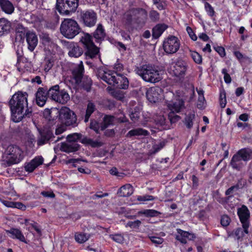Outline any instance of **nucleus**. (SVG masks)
Segmentation results:
<instances>
[{"instance_id":"obj_25","label":"nucleus","mask_w":252,"mask_h":252,"mask_svg":"<svg viewBox=\"0 0 252 252\" xmlns=\"http://www.w3.org/2000/svg\"><path fill=\"white\" fill-rule=\"evenodd\" d=\"M11 28V23L5 18L0 19V36L7 34Z\"/></svg>"},{"instance_id":"obj_16","label":"nucleus","mask_w":252,"mask_h":252,"mask_svg":"<svg viewBox=\"0 0 252 252\" xmlns=\"http://www.w3.org/2000/svg\"><path fill=\"white\" fill-rule=\"evenodd\" d=\"M132 9V14L135 20V23L138 25H143L147 16L146 10L141 8Z\"/></svg>"},{"instance_id":"obj_31","label":"nucleus","mask_w":252,"mask_h":252,"mask_svg":"<svg viewBox=\"0 0 252 252\" xmlns=\"http://www.w3.org/2000/svg\"><path fill=\"white\" fill-rule=\"evenodd\" d=\"M237 153L244 161H247L252 158V150L251 149L244 148L238 151Z\"/></svg>"},{"instance_id":"obj_5","label":"nucleus","mask_w":252,"mask_h":252,"mask_svg":"<svg viewBox=\"0 0 252 252\" xmlns=\"http://www.w3.org/2000/svg\"><path fill=\"white\" fill-rule=\"evenodd\" d=\"M81 28L77 22L72 19H65L62 22L61 27V32L64 37L72 39L81 32Z\"/></svg>"},{"instance_id":"obj_17","label":"nucleus","mask_w":252,"mask_h":252,"mask_svg":"<svg viewBox=\"0 0 252 252\" xmlns=\"http://www.w3.org/2000/svg\"><path fill=\"white\" fill-rule=\"evenodd\" d=\"M25 36L28 45V49L33 51L38 43L37 35L35 32L28 31L26 32Z\"/></svg>"},{"instance_id":"obj_56","label":"nucleus","mask_w":252,"mask_h":252,"mask_svg":"<svg viewBox=\"0 0 252 252\" xmlns=\"http://www.w3.org/2000/svg\"><path fill=\"white\" fill-rule=\"evenodd\" d=\"M168 118L171 124L175 123L180 119V116L174 115V113L173 112L169 113Z\"/></svg>"},{"instance_id":"obj_49","label":"nucleus","mask_w":252,"mask_h":252,"mask_svg":"<svg viewBox=\"0 0 252 252\" xmlns=\"http://www.w3.org/2000/svg\"><path fill=\"white\" fill-rule=\"evenodd\" d=\"M178 232L183 237L186 238H188L189 240H191L193 238V235L192 234L189 233L187 231H183L181 229H178Z\"/></svg>"},{"instance_id":"obj_60","label":"nucleus","mask_w":252,"mask_h":252,"mask_svg":"<svg viewBox=\"0 0 252 252\" xmlns=\"http://www.w3.org/2000/svg\"><path fill=\"white\" fill-rule=\"evenodd\" d=\"M186 30L189 33L190 37L194 41H195L197 39V36L194 33L192 29L189 27H187Z\"/></svg>"},{"instance_id":"obj_50","label":"nucleus","mask_w":252,"mask_h":252,"mask_svg":"<svg viewBox=\"0 0 252 252\" xmlns=\"http://www.w3.org/2000/svg\"><path fill=\"white\" fill-rule=\"evenodd\" d=\"M205 8L208 14L210 16L212 17L214 15L215 11L214 8L208 2H206L205 3Z\"/></svg>"},{"instance_id":"obj_4","label":"nucleus","mask_w":252,"mask_h":252,"mask_svg":"<svg viewBox=\"0 0 252 252\" xmlns=\"http://www.w3.org/2000/svg\"><path fill=\"white\" fill-rule=\"evenodd\" d=\"M23 152L17 145H11L7 147L2 157L1 164L5 167L20 162L23 158Z\"/></svg>"},{"instance_id":"obj_37","label":"nucleus","mask_w":252,"mask_h":252,"mask_svg":"<svg viewBox=\"0 0 252 252\" xmlns=\"http://www.w3.org/2000/svg\"><path fill=\"white\" fill-rule=\"evenodd\" d=\"M95 109V106L94 104L91 102H89L87 105L86 115L85 116L84 121L85 123L88 122L90 116L94 111Z\"/></svg>"},{"instance_id":"obj_35","label":"nucleus","mask_w":252,"mask_h":252,"mask_svg":"<svg viewBox=\"0 0 252 252\" xmlns=\"http://www.w3.org/2000/svg\"><path fill=\"white\" fill-rule=\"evenodd\" d=\"M59 91L60 87L58 85L50 87L48 90H47L48 97L55 101L56 99H58L57 95L59 94Z\"/></svg>"},{"instance_id":"obj_28","label":"nucleus","mask_w":252,"mask_h":252,"mask_svg":"<svg viewBox=\"0 0 252 252\" xmlns=\"http://www.w3.org/2000/svg\"><path fill=\"white\" fill-rule=\"evenodd\" d=\"M53 133L49 130L40 131V137L37 140L38 145H42L51 139Z\"/></svg>"},{"instance_id":"obj_45","label":"nucleus","mask_w":252,"mask_h":252,"mask_svg":"<svg viewBox=\"0 0 252 252\" xmlns=\"http://www.w3.org/2000/svg\"><path fill=\"white\" fill-rule=\"evenodd\" d=\"M155 121L157 125L159 126H163L165 123V118L163 115H156L154 118Z\"/></svg>"},{"instance_id":"obj_40","label":"nucleus","mask_w":252,"mask_h":252,"mask_svg":"<svg viewBox=\"0 0 252 252\" xmlns=\"http://www.w3.org/2000/svg\"><path fill=\"white\" fill-rule=\"evenodd\" d=\"M82 134L78 133H74L69 134L66 137L67 141L70 142H75L77 140L81 138Z\"/></svg>"},{"instance_id":"obj_15","label":"nucleus","mask_w":252,"mask_h":252,"mask_svg":"<svg viewBox=\"0 0 252 252\" xmlns=\"http://www.w3.org/2000/svg\"><path fill=\"white\" fill-rule=\"evenodd\" d=\"M64 45L68 50V55L71 57L78 58L83 54V49L77 43L64 41Z\"/></svg>"},{"instance_id":"obj_43","label":"nucleus","mask_w":252,"mask_h":252,"mask_svg":"<svg viewBox=\"0 0 252 252\" xmlns=\"http://www.w3.org/2000/svg\"><path fill=\"white\" fill-rule=\"evenodd\" d=\"M149 17L152 21L156 22L159 20V14L156 10H152L149 13Z\"/></svg>"},{"instance_id":"obj_36","label":"nucleus","mask_w":252,"mask_h":252,"mask_svg":"<svg viewBox=\"0 0 252 252\" xmlns=\"http://www.w3.org/2000/svg\"><path fill=\"white\" fill-rule=\"evenodd\" d=\"M104 126H101V130H103L110 125H114L116 123V117L111 115H106L103 118Z\"/></svg>"},{"instance_id":"obj_6","label":"nucleus","mask_w":252,"mask_h":252,"mask_svg":"<svg viewBox=\"0 0 252 252\" xmlns=\"http://www.w3.org/2000/svg\"><path fill=\"white\" fill-rule=\"evenodd\" d=\"M78 3L79 0H57L56 8L61 14L69 15L76 10Z\"/></svg>"},{"instance_id":"obj_59","label":"nucleus","mask_w":252,"mask_h":252,"mask_svg":"<svg viewBox=\"0 0 252 252\" xmlns=\"http://www.w3.org/2000/svg\"><path fill=\"white\" fill-rule=\"evenodd\" d=\"M151 241L156 244H161L163 243V239L158 237L151 236L149 237Z\"/></svg>"},{"instance_id":"obj_10","label":"nucleus","mask_w":252,"mask_h":252,"mask_svg":"<svg viewBox=\"0 0 252 252\" xmlns=\"http://www.w3.org/2000/svg\"><path fill=\"white\" fill-rule=\"evenodd\" d=\"M187 68V63L182 59H178L172 63L171 66V71L175 76L181 80L184 78Z\"/></svg>"},{"instance_id":"obj_38","label":"nucleus","mask_w":252,"mask_h":252,"mask_svg":"<svg viewBox=\"0 0 252 252\" xmlns=\"http://www.w3.org/2000/svg\"><path fill=\"white\" fill-rule=\"evenodd\" d=\"M75 240L79 243H83L89 239V236L83 233H77L75 235Z\"/></svg>"},{"instance_id":"obj_62","label":"nucleus","mask_w":252,"mask_h":252,"mask_svg":"<svg viewBox=\"0 0 252 252\" xmlns=\"http://www.w3.org/2000/svg\"><path fill=\"white\" fill-rule=\"evenodd\" d=\"M155 5H156L157 9L159 10H164L166 7V4L163 0H160L157 3L155 4Z\"/></svg>"},{"instance_id":"obj_27","label":"nucleus","mask_w":252,"mask_h":252,"mask_svg":"<svg viewBox=\"0 0 252 252\" xmlns=\"http://www.w3.org/2000/svg\"><path fill=\"white\" fill-rule=\"evenodd\" d=\"M168 28L165 24H158L152 30V36L154 38H158Z\"/></svg>"},{"instance_id":"obj_47","label":"nucleus","mask_w":252,"mask_h":252,"mask_svg":"<svg viewBox=\"0 0 252 252\" xmlns=\"http://www.w3.org/2000/svg\"><path fill=\"white\" fill-rule=\"evenodd\" d=\"M142 214L147 217H155L158 216V215L159 214V213L158 211L155 210L147 209L144 210L142 212Z\"/></svg>"},{"instance_id":"obj_8","label":"nucleus","mask_w":252,"mask_h":252,"mask_svg":"<svg viewBox=\"0 0 252 252\" xmlns=\"http://www.w3.org/2000/svg\"><path fill=\"white\" fill-rule=\"evenodd\" d=\"M101 78L107 84L114 86L116 84H118L119 81L122 80L124 82L123 88H127L128 87L129 82L127 78L119 74H117L116 76L114 73L110 70L105 71Z\"/></svg>"},{"instance_id":"obj_61","label":"nucleus","mask_w":252,"mask_h":252,"mask_svg":"<svg viewBox=\"0 0 252 252\" xmlns=\"http://www.w3.org/2000/svg\"><path fill=\"white\" fill-rule=\"evenodd\" d=\"M214 49L219 54L221 57H224L225 55V52L224 48L221 46H218L214 47Z\"/></svg>"},{"instance_id":"obj_21","label":"nucleus","mask_w":252,"mask_h":252,"mask_svg":"<svg viewBox=\"0 0 252 252\" xmlns=\"http://www.w3.org/2000/svg\"><path fill=\"white\" fill-rule=\"evenodd\" d=\"M167 107L173 113H178L184 108V102L182 99H176L175 101L167 103Z\"/></svg>"},{"instance_id":"obj_51","label":"nucleus","mask_w":252,"mask_h":252,"mask_svg":"<svg viewBox=\"0 0 252 252\" xmlns=\"http://www.w3.org/2000/svg\"><path fill=\"white\" fill-rule=\"evenodd\" d=\"M110 237L114 241L119 243H122L124 241V238L121 234L112 235L110 236Z\"/></svg>"},{"instance_id":"obj_34","label":"nucleus","mask_w":252,"mask_h":252,"mask_svg":"<svg viewBox=\"0 0 252 252\" xmlns=\"http://www.w3.org/2000/svg\"><path fill=\"white\" fill-rule=\"evenodd\" d=\"M59 94H58V99L55 101L61 104L66 103L70 99L68 94L64 90H60Z\"/></svg>"},{"instance_id":"obj_32","label":"nucleus","mask_w":252,"mask_h":252,"mask_svg":"<svg viewBox=\"0 0 252 252\" xmlns=\"http://www.w3.org/2000/svg\"><path fill=\"white\" fill-rule=\"evenodd\" d=\"M6 232L11 234L13 236V238H16L23 242L26 243V239L20 230L12 228L7 230Z\"/></svg>"},{"instance_id":"obj_57","label":"nucleus","mask_w":252,"mask_h":252,"mask_svg":"<svg viewBox=\"0 0 252 252\" xmlns=\"http://www.w3.org/2000/svg\"><path fill=\"white\" fill-rule=\"evenodd\" d=\"M129 117H130L131 120L133 122L136 123L138 121V120L139 119V117H140L139 113L136 111H134V112L132 111L129 114Z\"/></svg>"},{"instance_id":"obj_29","label":"nucleus","mask_w":252,"mask_h":252,"mask_svg":"<svg viewBox=\"0 0 252 252\" xmlns=\"http://www.w3.org/2000/svg\"><path fill=\"white\" fill-rule=\"evenodd\" d=\"M81 142L86 145L90 146L92 148L100 147L104 144L102 142L98 140H94L92 138L86 137H84L81 140Z\"/></svg>"},{"instance_id":"obj_14","label":"nucleus","mask_w":252,"mask_h":252,"mask_svg":"<svg viewBox=\"0 0 252 252\" xmlns=\"http://www.w3.org/2000/svg\"><path fill=\"white\" fill-rule=\"evenodd\" d=\"M162 90L159 87L149 88L146 92V96L149 101L156 103L160 100L162 96Z\"/></svg>"},{"instance_id":"obj_3","label":"nucleus","mask_w":252,"mask_h":252,"mask_svg":"<svg viewBox=\"0 0 252 252\" xmlns=\"http://www.w3.org/2000/svg\"><path fill=\"white\" fill-rule=\"evenodd\" d=\"M84 68L83 62L75 65L71 70L72 79L76 87L83 88L87 92L90 91L92 81L90 78L84 76Z\"/></svg>"},{"instance_id":"obj_1","label":"nucleus","mask_w":252,"mask_h":252,"mask_svg":"<svg viewBox=\"0 0 252 252\" xmlns=\"http://www.w3.org/2000/svg\"><path fill=\"white\" fill-rule=\"evenodd\" d=\"M28 94L26 93L18 92L12 96L9 105L11 111V120L18 123L24 117L30 118L32 115V110L28 108Z\"/></svg>"},{"instance_id":"obj_44","label":"nucleus","mask_w":252,"mask_h":252,"mask_svg":"<svg viewBox=\"0 0 252 252\" xmlns=\"http://www.w3.org/2000/svg\"><path fill=\"white\" fill-rule=\"evenodd\" d=\"M166 142L165 141H162L158 143L155 144L153 146V149L154 150L153 153L154 154L157 153L162 148H163L165 145Z\"/></svg>"},{"instance_id":"obj_12","label":"nucleus","mask_w":252,"mask_h":252,"mask_svg":"<svg viewBox=\"0 0 252 252\" xmlns=\"http://www.w3.org/2000/svg\"><path fill=\"white\" fill-rule=\"evenodd\" d=\"M80 17L84 25L88 27H94L97 21L96 13L93 10L82 11Z\"/></svg>"},{"instance_id":"obj_7","label":"nucleus","mask_w":252,"mask_h":252,"mask_svg":"<svg viewBox=\"0 0 252 252\" xmlns=\"http://www.w3.org/2000/svg\"><path fill=\"white\" fill-rule=\"evenodd\" d=\"M80 41L86 49L85 55L90 58H94L99 53V48L94 43L92 36L89 33H84Z\"/></svg>"},{"instance_id":"obj_55","label":"nucleus","mask_w":252,"mask_h":252,"mask_svg":"<svg viewBox=\"0 0 252 252\" xmlns=\"http://www.w3.org/2000/svg\"><path fill=\"white\" fill-rule=\"evenodd\" d=\"M137 199L139 201H150L153 200L154 199V197L150 195H145L143 196L139 195L137 196Z\"/></svg>"},{"instance_id":"obj_52","label":"nucleus","mask_w":252,"mask_h":252,"mask_svg":"<svg viewBox=\"0 0 252 252\" xmlns=\"http://www.w3.org/2000/svg\"><path fill=\"white\" fill-rule=\"evenodd\" d=\"M230 222V219L227 215H223L221 217L220 223L223 226H228Z\"/></svg>"},{"instance_id":"obj_42","label":"nucleus","mask_w":252,"mask_h":252,"mask_svg":"<svg viewBox=\"0 0 252 252\" xmlns=\"http://www.w3.org/2000/svg\"><path fill=\"white\" fill-rule=\"evenodd\" d=\"M190 55L194 61L197 64H201L202 62L201 56L195 51H191Z\"/></svg>"},{"instance_id":"obj_30","label":"nucleus","mask_w":252,"mask_h":252,"mask_svg":"<svg viewBox=\"0 0 252 252\" xmlns=\"http://www.w3.org/2000/svg\"><path fill=\"white\" fill-rule=\"evenodd\" d=\"M105 33L101 24H98L97 29L94 33V37L96 42H99L104 39Z\"/></svg>"},{"instance_id":"obj_20","label":"nucleus","mask_w":252,"mask_h":252,"mask_svg":"<svg viewBox=\"0 0 252 252\" xmlns=\"http://www.w3.org/2000/svg\"><path fill=\"white\" fill-rule=\"evenodd\" d=\"M132 12V9H131L126 12L124 16L125 25L128 31L132 30L136 23Z\"/></svg>"},{"instance_id":"obj_24","label":"nucleus","mask_w":252,"mask_h":252,"mask_svg":"<svg viewBox=\"0 0 252 252\" xmlns=\"http://www.w3.org/2000/svg\"><path fill=\"white\" fill-rule=\"evenodd\" d=\"M0 7L2 11L11 14L14 11L13 4L8 0H0Z\"/></svg>"},{"instance_id":"obj_33","label":"nucleus","mask_w":252,"mask_h":252,"mask_svg":"<svg viewBox=\"0 0 252 252\" xmlns=\"http://www.w3.org/2000/svg\"><path fill=\"white\" fill-rule=\"evenodd\" d=\"M149 132L142 128H138L132 129L128 132L126 136L127 137H131L134 136H147L149 134Z\"/></svg>"},{"instance_id":"obj_9","label":"nucleus","mask_w":252,"mask_h":252,"mask_svg":"<svg viewBox=\"0 0 252 252\" xmlns=\"http://www.w3.org/2000/svg\"><path fill=\"white\" fill-rule=\"evenodd\" d=\"M163 48L167 54L176 53L180 47V41L178 37L170 35L164 39L163 42Z\"/></svg>"},{"instance_id":"obj_19","label":"nucleus","mask_w":252,"mask_h":252,"mask_svg":"<svg viewBox=\"0 0 252 252\" xmlns=\"http://www.w3.org/2000/svg\"><path fill=\"white\" fill-rule=\"evenodd\" d=\"M79 145L76 142H62L60 147V150L62 152L69 153L75 152L78 150Z\"/></svg>"},{"instance_id":"obj_26","label":"nucleus","mask_w":252,"mask_h":252,"mask_svg":"<svg viewBox=\"0 0 252 252\" xmlns=\"http://www.w3.org/2000/svg\"><path fill=\"white\" fill-rule=\"evenodd\" d=\"M133 191L132 186L128 184L121 187L118 191V194L121 197H128L133 193Z\"/></svg>"},{"instance_id":"obj_11","label":"nucleus","mask_w":252,"mask_h":252,"mask_svg":"<svg viewBox=\"0 0 252 252\" xmlns=\"http://www.w3.org/2000/svg\"><path fill=\"white\" fill-rule=\"evenodd\" d=\"M60 116L66 126H77L76 115L68 108L66 107L62 108L60 111Z\"/></svg>"},{"instance_id":"obj_23","label":"nucleus","mask_w":252,"mask_h":252,"mask_svg":"<svg viewBox=\"0 0 252 252\" xmlns=\"http://www.w3.org/2000/svg\"><path fill=\"white\" fill-rule=\"evenodd\" d=\"M243 161L242 158L237 153L232 158L230 164L233 169L240 171L244 166Z\"/></svg>"},{"instance_id":"obj_2","label":"nucleus","mask_w":252,"mask_h":252,"mask_svg":"<svg viewBox=\"0 0 252 252\" xmlns=\"http://www.w3.org/2000/svg\"><path fill=\"white\" fill-rule=\"evenodd\" d=\"M134 71L144 81L156 83L160 81L162 77L158 66L151 63H146L135 67Z\"/></svg>"},{"instance_id":"obj_53","label":"nucleus","mask_w":252,"mask_h":252,"mask_svg":"<svg viewBox=\"0 0 252 252\" xmlns=\"http://www.w3.org/2000/svg\"><path fill=\"white\" fill-rule=\"evenodd\" d=\"M246 185V181L244 179H241L238 180L237 184L234 186L237 190L243 189Z\"/></svg>"},{"instance_id":"obj_46","label":"nucleus","mask_w":252,"mask_h":252,"mask_svg":"<svg viewBox=\"0 0 252 252\" xmlns=\"http://www.w3.org/2000/svg\"><path fill=\"white\" fill-rule=\"evenodd\" d=\"M141 224V221L139 220H136L133 221H128L126 225V227H130L131 228H138Z\"/></svg>"},{"instance_id":"obj_64","label":"nucleus","mask_w":252,"mask_h":252,"mask_svg":"<svg viewBox=\"0 0 252 252\" xmlns=\"http://www.w3.org/2000/svg\"><path fill=\"white\" fill-rule=\"evenodd\" d=\"M110 173L113 175H115L119 177H122L123 173H119L116 168H112L110 170Z\"/></svg>"},{"instance_id":"obj_39","label":"nucleus","mask_w":252,"mask_h":252,"mask_svg":"<svg viewBox=\"0 0 252 252\" xmlns=\"http://www.w3.org/2000/svg\"><path fill=\"white\" fill-rule=\"evenodd\" d=\"M195 117L194 114H189L186 116L185 119V124L188 128H190L193 126V120Z\"/></svg>"},{"instance_id":"obj_22","label":"nucleus","mask_w":252,"mask_h":252,"mask_svg":"<svg viewBox=\"0 0 252 252\" xmlns=\"http://www.w3.org/2000/svg\"><path fill=\"white\" fill-rule=\"evenodd\" d=\"M43 162L42 157H36L25 165V169L27 171L32 172L37 167L41 165Z\"/></svg>"},{"instance_id":"obj_63","label":"nucleus","mask_w":252,"mask_h":252,"mask_svg":"<svg viewBox=\"0 0 252 252\" xmlns=\"http://www.w3.org/2000/svg\"><path fill=\"white\" fill-rule=\"evenodd\" d=\"M116 123H125L128 121V119L124 115L119 117H116Z\"/></svg>"},{"instance_id":"obj_18","label":"nucleus","mask_w":252,"mask_h":252,"mask_svg":"<svg viewBox=\"0 0 252 252\" xmlns=\"http://www.w3.org/2000/svg\"><path fill=\"white\" fill-rule=\"evenodd\" d=\"M48 97L47 89L44 88H39L35 95L36 104L40 107L43 106Z\"/></svg>"},{"instance_id":"obj_54","label":"nucleus","mask_w":252,"mask_h":252,"mask_svg":"<svg viewBox=\"0 0 252 252\" xmlns=\"http://www.w3.org/2000/svg\"><path fill=\"white\" fill-rule=\"evenodd\" d=\"M246 234L244 231V228L243 227L242 228H238L236 229L235 232V236L237 237V238L238 239H239L241 238H242L244 234Z\"/></svg>"},{"instance_id":"obj_41","label":"nucleus","mask_w":252,"mask_h":252,"mask_svg":"<svg viewBox=\"0 0 252 252\" xmlns=\"http://www.w3.org/2000/svg\"><path fill=\"white\" fill-rule=\"evenodd\" d=\"M114 97L118 100H123L125 98V93L122 90H115L112 93Z\"/></svg>"},{"instance_id":"obj_13","label":"nucleus","mask_w":252,"mask_h":252,"mask_svg":"<svg viewBox=\"0 0 252 252\" xmlns=\"http://www.w3.org/2000/svg\"><path fill=\"white\" fill-rule=\"evenodd\" d=\"M237 214L245 233L246 234H248V228L250 225L249 219L250 216L248 208L246 206L243 205L241 207L238 209Z\"/></svg>"},{"instance_id":"obj_48","label":"nucleus","mask_w":252,"mask_h":252,"mask_svg":"<svg viewBox=\"0 0 252 252\" xmlns=\"http://www.w3.org/2000/svg\"><path fill=\"white\" fill-rule=\"evenodd\" d=\"M54 61L53 60L50 58H46L45 59V65L44 70L46 71H48L53 66Z\"/></svg>"},{"instance_id":"obj_58","label":"nucleus","mask_w":252,"mask_h":252,"mask_svg":"<svg viewBox=\"0 0 252 252\" xmlns=\"http://www.w3.org/2000/svg\"><path fill=\"white\" fill-rule=\"evenodd\" d=\"M234 186L228 188L225 192V194L228 196V199L232 197L233 194L235 191H237Z\"/></svg>"}]
</instances>
